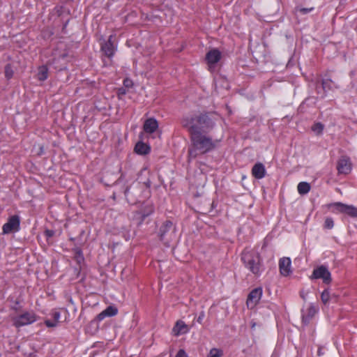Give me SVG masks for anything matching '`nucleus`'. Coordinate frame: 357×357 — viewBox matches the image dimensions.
Returning a JSON list of instances; mask_svg holds the SVG:
<instances>
[{
    "mask_svg": "<svg viewBox=\"0 0 357 357\" xmlns=\"http://www.w3.org/2000/svg\"><path fill=\"white\" fill-rule=\"evenodd\" d=\"M175 357H188V355L183 349H180Z\"/></svg>",
    "mask_w": 357,
    "mask_h": 357,
    "instance_id": "nucleus-35",
    "label": "nucleus"
},
{
    "mask_svg": "<svg viewBox=\"0 0 357 357\" xmlns=\"http://www.w3.org/2000/svg\"><path fill=\"white\" fill-rule=\"evenodd\" d=\"M127 93V90L125 87H121L118 89L117 95L119 96H124Z\"/></svg>",
    "mask_w": 357,
    "mask_h": 357,
    "instance_id": "nucleus-33",
    "label": "nucleus"
},
{
    "mask_svg": "<svg viewBox=\"0 0 357 357\" xmlns=\"http://www.w3.org/2000/svg\"><path fill=\"white\" fill-rule=\"evenodd\" d=\"M45 324L48 328L56 327L58 325V324L56 323L54 321H51V320H49V319H47V320L45 321Z\"/></svg>",
    "mask_w": 357,
    "mask_h": 357,
    "instance_id": "nucleus-32",
    "label": "nucleus"
},
{
    "mask_svg": "<svg viewBox=\"0 0 357 357\" xmlns=\"http://www.w3.org/2000/svg\"><path fill=\"white\" fill-rule=\"evenodd\" d=\"M143 127L145 132L153 133L158 128V123L154 118H149L145 121Z\"/></svg>",
    "mask_w": 357,
    "mask_h": 357,
    "instance_id": "nucleus-18",
    "label": "nucleus"
},
{
    "mask_svg": "<svg viewBox=\"0 0 357 357\" xmlns=\"http://www.w3.org/2000/svg\"><path fill=\"white\" fill-rule=\"evenodd\" d=\"M327 208L334 213H344L351 218H357V208L353 205H347L342 202H334L327 205Z\"/></svg>",
    "mask_w": 357,
    "mask_h": 357,
    "instance_id": "nucleus-6",
    "label": "nucleus"
},
{
    "mask_svg": "<svg viewBox=\"0 0 357 357\" xmlns=\"http://www.w3.org/2000/svg\"><path fill=\"white\" fill-rule=\"evenodd\" d=\"M324 128V124L320 122L315 123L312 126V130L317 135L322 134Z\"/></svg>",
    "mask_w": 357,
    "mask_h": 357,
    "instance_id": "nucleus-25",
    "label": "nucleus"
},
{
    "mask_svg": "<svg viewBox=\"0 0 357 357\" xmlns=\"http://www.w3.org/2000/svg\"><path fill=\"white\" fill-rule=\"evenodd\" d=\"M20 225V219L17 215L10 216L6 223L3 225L2 229L3 234H10L19 231Z\"/></svg>",
    "mask_w": 357,
    "mask_h": 357,
    "instance_id": "nucleus-9",
    "label": "nucleus"
},
{
    "mask_svg": "<svg viewBox=\"0 0 357 357\" xmlns=\"http://www.w3.org/2000/svg\"><path fill=\"white\" fill-rule=\"evenodd\" d=\"M218 120L216 112L203 111L183 116L181 123L188 132L209 133L215 128Z\"/></svg>",
    "mask_w": 357,
    "mask_h": 357,
    "instance_id": "nucleus-1",
    "label": "nucleus"
},
{
    "mask_svg": "<svg viewBox=\"0 0 357 357\" xmlns=\"http://www.w3.org/2000/svg\"><path fill=\"white\" fill-rule=\"evenodd\" d=\"M123 178V174H121V176L116 180V183L120 182Z\"/></svg>",
    "mask_w": 357,
    "mask_h": 357,
    "instance_id": "nucleus-39",
    "label": "nucleus"
},
{
    "mask_svg": "<svg viewBox=\"0 0 357 357\" xmlns=\"http://www.w3.org/2000/svg\"><path fill=\"white\" fill-rule=\"evenodd\" d=\"M12 320L13 325L19 328L35 322L36 321V316L33 312H25L22 314L13 317Z\"/></svg>",
    "mask_w": 357,
    "mask_h": 357,
    "instance_id": "nucleus-7",
    "label": "nucleus"
},
{
    "mask_svg": "<svg viewBox=\"0 0 357 357\" xmlns=\"http://www.w3.org/2000/svg\"><path fill=\"white\" fill-rule=\"evenodd\" d=\"M331 298V295L328 289H325L321 294V301L324 305L327 304Z\"/></svg>",
    "mask_w": 357,
    "mask_h": 357,
    "instance_id": "nucleus-27",
    "label": "nucleus"
},
{
    "mask_svg": "<svg viewBox=\"0 0 357 357\" xmlns=\"http://www.w3.org/2000/svg\"><path fill=\"white\" fill-rule=\"evenodd\" d=\"M338 174H348L351 170V163L347 156H342L337 164Z\"/></svg>",
    "mask_w": 357,
    "mask_h": 357,
    "instance_id": "nucleus-11",
    "label": "nucleus"
},
{
    "mask_svg": "<svg viewBox=\"0 0 357 357\" xmlns=\"http://www.w3.org/2000/svg\"><path fill=\"white\" fill-rule=\"evenodd\" d=\"M252 175L257 179H261L266 175V169L261 162H257L252 168Z\"/></svg>",
    "mask_w": 357,
    "mask_h": 357,
    "instance_id": "nucleus-17",
    "label": "nucleus"
},
{
    "mask_svg": "<svg viewBox=\"0 0 357 357\" xmlns=\"http://www.w3.org/2000/svg\"><path fill=\"white\" fill-rule=\"evenodd\" d=\"M223 351L220 349L213 348L210 350L207 357H222Z\"/></svg>",
    "mask_w": 357,
    "mask_h": 357,
    "instance_id": "nucleus-26",
    "label": "nucleus"
},
{
    "mask_svg": "<svg viewBox=\"0 0 357 357\" xmlns=\"http://www.w3.org/2000/svg\"><path fill=\"white\" fill-rule=\"evenodd\" d=\"M74 252V258L77 262V264H81L84 262V258L82 252V250L79 248H75L73 249Z\"/></svg>",
    "mask_w": 357,
    "mask_h": 357,
    "instance_id": "nucleus-23",
    "label": "nucleus"
},
{
    "mask_svg": "<svg viewBox=\"0 0 357 357\" xmlns=\"http://www.w3.org/2000/svg\"><path fill=\"white\" fill-rule=\"evenodd\" d=\"M331 79H323L321 82V85L323 89L325 91L326 89H331V84H332Z\"/></svg>",
    "mask_w": 357,
    "mask_h": 357,
    "instance_id": "nucleus-29",
    "label": "nucleus"
},
{
    "mask_svg": "<svg viewBox=\"0 0 357 357\" xmlns=\"http://www.w3.org/2000/svg\"><path fill=\"white\" fill-rule=\"evenodd\" d=\"M112 38L113 36H109L107 41H104L100 44L101 51L103 52L105 56L108 58H112L114 56L116 50L114 43L112 41Z\"/></svg>",
    "mask_w": 357,
    "mask_h": 357,
    "instance_id": "nucleus-12",
    "label": "nucleus"
},
{
    "mask_svg": "<svg viewBox=\"0 0 357 357\" xmlns=\"http://www.w3.org/2000/svg\"><path fill=\"white\" fill-rule=\"evenodd\" d=\"M262 289L257 287L252 289L248 296L246 304L251 309L254 308L259 303L262 296Z\"/></svg>",
    "mask_w": 357,
    "mask_h": 357,
    "instance_id": "nucleus-10",
    "label": "nucleus"
},
{
    "mask_svg": "<svg viewBox=\"0 0 357 357\" xmlns=\"http://www.w3.org/2000/svg\"><path fill=\"white\" fill-rule=\"evenodd\" d=\"M123 86L126 89L131 88L133 86V82L130 79L126 78L123 80Z\"/></svg>",
    "mask_w": 357,
    "mask_h": 357,
    "instance_id": "nucleus-30",
    "label": "nucleus"
},
{
    "mask_svg": "<svg viewBox=\"0 0 357 357\" xmlns=\"http://www.w3.org/2000/svg\"><path fill=\"white\" fill-rule=\"evenodd\" d=\"M117 314H118V308L114 305H109L105 310H104L102 312H101L96 316V319L98 321H101L107 317H114V316L116 315Z\"/></svg>",
    "mask_w": 357,
    "mask_h": 357,
    "instance_id": "nucleus-15",
    "label": "nucleus"
},
{
    "mask_svg": "<svg viewBox=\"0 0 357 357\" xmlns=\"http://www.w3.org/2000/svg\"><path fill=\"white\" fill-rule=\"evenodd\" d=\"M312 10H313V8H303L300 9V12L303 14H307Z\"/></svg>",
    "mask_w": 357,
    "mask_h": 357,
    "instance_id": "nucleus-36",
    "label": "nucleus"
},
{
    "mask_svg": "<svg viewBox=\"0 0 357 357\" xmlns=\"http://www.w3.org/2000/svg\"><path fill=\"white\" fill-rule=\"evenodd\" d=\"M135 151L140 155H146L149 153L150 147L144 142H137L135 146Z\"/></svg>",
    "mask_w": 357,
    "mask_h": 357,
    "instance_id": "nucleus-19",
    "label": "nucleus"
},
{
    "mask_svg": "<svg viewBox=\"0 0 357 357\" xmlns=\"http://www.w3.org/2000/svg\"><path fill=\"white\" fill-rule=\"evenodd\" d=\"M49 70L46 66H41L38 69L37 78L38 80L43 82L48 77Z\"/></svg>",
    "mask_w": 357,
    "mask_h": 357,
    "instance_id": "nucleus-20",
    "label": "nucleus"
},
{
    "mask_svg": "<svg viewBox=\"0 0 357 357\" xmlns=\"http://www.w3.org/2000/svg\"><path fill=\"white\" fill-rule=\"evenodd\" d=\"M150 187L149 180L143 183L134 181L124 189L123 194L129 204H135L142 202L149 196Z\"/></svg>",
    "mask_w": 357,
    "mask_h": 357,
    "instance_id": "nucleus-3",
    "label": "nucleus"
},
{
    "mask_svg": "<svg viewBox=\"0 0 357 357\" xmlns=\"http://www.w3.org/2000/svg\"><path fill=\"white\" fill-rule=\"evenodd\" d=\"M321 354V349H319V351H318V355H319V356H320Z\"/></svg>",
    "mask_w": 357,
    "mask_h": 357,
    "instance_id": "nucleus-41",
    "label": "nucleus"
},
{
    "mask_svg": "<svg viewBox=\"0 0 357 357\" xmlns=\"http://www.w3.org/2000/svg\"><path fill=\"white\" fill-rule=\"evenodd\" d=\"M311 280L321 279L324 284H328L331 282V274L326 266L321 265L312 271L310 277Z\"/></svg>",
    "mask_w": 357,
    "mask_h": 357,
    "instance_id": "nucleus-8",
    "label": "nucleus"
},
{
    "mask_svg": "<svg viewBox=\"0 0 357 357\" xmlns=\"http://www.w3.org/2000/svg\"><path fill=\"white\" fill-rule=\"evenodd\" d=\"M306 295H307V293H305L304 291H301L300 292V296L305 301L306 300Z\"/></svg>",
    "mask_w": 357,
    "mask_h": 357,
    "instance_id": "nucleus-38",
    "label": "nucleus"
},
{
    "mask_svg": "<svg viewBox=\"0 0 357 357\" xmlns=\"http://www.w3.org/2000/svg\"><path fill=\"white\" fill-rule=\"evenodd\" d=\"M158 236L165 245L169 246L176 237V228L170 220H166L160 227Z\"/></svg>",
    "mask_w": 357,
    "mask_h": 357,
    "instance_id": "nucleus-5",
    "label": "nucleus"
},
{
    "mask_svg": "<svg viewBox=\"0 0 357 357\" xmlns=\"http://www.w3.org/2000/svg\"><path fill=\"white\" fill-rule=\"evenodd\" d=\"M221 59V52L218 49H213L208 51L206 54V61L209 66V68L217 63Z\"/></svg>",
    "mask_w": 357,
    "mask_h": 357,
    "instance_id": "nucleus-14",
    "label": "nucleus"
},
{
    "mask_svg": "<svg viewBox=\"0 0 357 357\" xmlns=\"http://www.w3.org/2000/svg\"><path fill=\"white\" fill-rule=\"evenodd\" d=\"M280 273L282 276L287 277L292 273L291 261L289 257H282L279 260Z\"/></svg>",
    "mask_w": 357,
    "mask_h": 357,
    "instance_id": "nucleus-13",
    "label": "nucleus"
},
{
    "mask_svg": "<svg viewBox=\"0 0 357 357\" xmlns=\"http://www.w3.org/2000/svg\"><path fill=\"white\" fill-rule=\"evenodd\" d=\"M52 316L53 318V321H54L56 323L58 324L59 322V319L61 317L60 312H57V311H54L52 312Z\"/></svg>",
    "mask_w": 357,
    "mask_h": 357,
    "instance_id": "nucleus-31",
    "label": "nucleus"
},
{
    "mask_svg": "<svg viewBox=\"0 0 357 357\" xmlns=\"http://www.w3.org/2000/svg\"><path fill=\"white\" fill-rule=\"evenodd\" d=\"M334 227V221L332 218L327 217L325 219L324 223V228L326 229H331Z\"/></svg>",
    "mask_w": 357,
    "mask_h": 357,
    "instance_id": "nucleus-28",
    "label": "nucleus"
},
{
    "mask_svg": "<svg viewBox=\"0 0 357 357\" xmlns=\"http://www.w3.org/2000/svg\"><path fill=\"white\" fill-rule=\"evenodd\" d=\"M68 20H67V22L64 24L63 25V28H66L67 24H68Z\"/></svg>",
    "mask_w": 357,
    "mask_h": 357,
    "instance_id": "nucleus-40",
    "label": "nucleus"
},
{
    "mask_svg": "<svg viewBox=\"0 0 357 357\" xmlns=\"http://www.w3.org/2000/svg\"><path fill=\"white\" fill-rule=\"evenodd\" d=\"M317 310L315 307L312 305H310V307L307 308V314L305 315H303V321L305 322H308L316 314Z\"/></svg>",
    "mask_w": 357,
    "mask_h": 357,
    "instance_id": "nucleus-22",
    "label": "nucleus"
},
{
    "mask_svg": "<svg viewBox=\"0 0 357 357\" xmlns=\"http://www.w3.org/2000/svg\"><path fill=\"white\" fill-rule=\"evenodd\" d=\"M45 234L46 235V236L47 237H52L54 236V231L53 230H50V229H47L45 231Z\"/></svg>",
    "mask_w": 357,
    "mask_h": 357,
    "instance_id": "nucleus-37",
    "label": "nucleus"
},
{
    "mask_svg": "<svg viewBox=\"0 0 357 357\" xmlns=\"http://www.w3.org/2000/svg\"><path fill=\"white\" fill-rule=\"evenodd\" d=\"M205 317V313L204 311H202L200 313H199V317H197V321L199 323V324H202V321L204 319Z\"/></svg>",
    "mask_w": 357,
    "mask_h": 357,
    "instance_id": "nucleus-34",
    "label": "nucleus"
},
{
    "mask_svg": "<svg viewBox=\"0 0 357 357\" xmlns=\"http://www.w3.org/2000/svg\"><path fill=\"white\" fill-rule=\"evenodd\" d=\"M241 260L245 267L255 275L261 271V262L259 254L254 250L245 249L241 255Z\"/></svg>",
    "mask_w": 357,
    "mask_h": 357,
    "instance_id": "nucleus-4",
    "label": "nucleus"
},
{
    "mask_svg": "<svg viewBox=\"0 0 357 357\" xmlns=\"http://www.w3.org/2000/svg\"><path fill=\"white\" fill-rule=\"evenodd\" d=\"M192 149L188 151L189 158H195L198 153L204 154L214 150L219 142L209 136L208 133L189 132Z\"/></svg>",
    "mask_w": 357,
    "mask_h": 357,
    "instance_id": "nucleus-2",
    "label": "nucleus"
},
{
    "mask_svg": "<svg viewBox=\"0 0 357 357\" xmlns=\"http://www.w3.org/2000/svg\"><path fill=\"white\" fill-rule=\"evenodd\" d=\"M310 185L307 182H300L297 186L298 192L300 195H305L310 190Z\"/></svg>",
    "mask_w": 357,
    "mask_h": 357,
    "instance_id": "nucleus-21",
    "label": "nucleus"
},
{
    "mask_svg": "<svg viewBox=\"0 0 357 357\" xmlns=\"http://www.w3.org/2000/svg\"><path fill=\"white\" fill-rule=\"evenodd\" d=\"M4 74L8 80L10 79L13 77L14 70L10 63L6 65L4 68Z\"/></svg>",
    "mask_w": 357,
    "mask_h": 357,
    "instance_id": "nucleus-24",
    "label": "nucleus"
},
{
    "mask_svg": "<svg viewBox=\"0 0 357 357\" xmlns=\"http://www.w3.org/2000/svg\"><path fill=\"white\" fill-rule=\"evenodd\" d=\"M189 330L188 326L185 324L184 321L178 320L172 329V332L174 335L178 336L182 334L188 333Z\"/></svg>",
    "mask_w": 357,
    "mask_h": 357,
    "instance_id": "nucleus-16",
    "label": "nucleus"
}]
</instances>
